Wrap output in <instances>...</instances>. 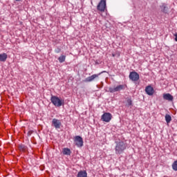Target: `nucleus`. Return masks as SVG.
<instances>
[{
  "mask_svg": "<svg viewBox=\"0 0 177 177\" xmlns=\"http://www.w3.org/2000/svg\"><path fill=\"white\" fill-rule=\"evenodd\" d=\"M127 149V144H125L123 141H120L116 142V145L115 147V154H122L124 151Z\"/></svg>",
  "mask_w": 177,
  "mask_h": 177,
  "instance_id": "1",
  "label": "nucleus"
},
{
  "mask_svg": "<svg viewBox=\"0 0 177 177\" xmlns=\"http://www.w3.org/2000/svg\"><path fill=\"white\" fill-rule=\"evenodd\" d=\"M124 89H125V85L120 84L115 87H109V91L111 93H115V92H120V91H124Z\"/></svg>",
  "mask_w": 177,
  "mask_h": 177,
  "instance_id": "2",
  "label": "nucleus"
},
{
  "mask_svg": "<svg viewBox=\"0 0 177 177\" xmlns=\"http://www.w3.org/2000/svg\"><path fill=\"white\" fill-rule=\"evenodd\" d=\"M51 103L56 107H61L62 102V100L56 96H52L50 98Z\"/></svg>",
  "mask_w": 177,
  "mask_h": 177,
  "instance_id": "3",
  "label": "nucleus"
},
{
  "mask_svg": "<svg viewBox=\"0 0 177 177\" xmlns=\"http://www.w3.org/2000/svg\"><path fill=\"white\" fill-rule=\"evenodd\" d=\"M74 142L77 147H82V146H84V140L82 139V137L80 136H76L74 138Z\"/></svg>",
  "mask_w": 177,
  "mask_h": 177,
  "instance_id": "4",
  "label": "nucleus"
},
{
  "mask_svg": "<svg viewBox=\"0 0 177 177\" xmlns=\"http://www.w3.org/2000/svg\"><path fill=\"white\" fill-rule=\"evenodd\" d=\"M106 0H101L97 6V10L102 12L106 10Z\"/></svg>",
  "mask_w": 177,
  "mask_h": 177,
  "instance_id": "5",
  "label": "nucleus"
},
{
  "mask_svg": "<svg viewBox=\"0 0 177 177\" xmlns=\"http://www.w3.org/2000/svg\"><path fill=\"white\" fill-rule=\"evenodd\" d=\"M111 118H113V115H111L110 113H104L101 117V120L104 121V122H110Z\"/></svg>",
  "mask_w": 177,
  "mask_h": 177,
  "instance_id": "6",
  "label": "nucleus"
},
{
  "mask_svg": "<svg viewBox=\"0 0 177 177\" xmlns=\"http://www.w3.org/2000/svg\"><path fill=\"white\" fill-rule=\"evenodd\" d=\"M52 124L56 129H60V127H62V122L56 118L53 119Z\"/></svg>",
  "mask_w": 177,
  "mask_h": 177,
  "instance_id": "7",
  "label": "nucleus"
},
{
  "mask_svg": "<svg viewBox=\"0 0 177 177\" xmlns=\"http://www.w3.org/2000/svg\"><path fill=\"white\" fill-rule=\"evenodd\" d=\"M129 79L131 80V81L136 82L139 80V74L136 72H131Z\"/></svg>",
  "mask_w": 177,
  "mask_h": 177,
  "instance_id": "8",
  "label": "nucleus"
},
{
  "mask_svg": "<svg viewBox=\"0 0 177 177\" xmlns=\"http://www.w3.org/2000/svg\"><path fill=\"white\" fill-rule=\"evenodd\" d=\"M101 73L99 74H94L90 77H88L86 78V82H92V81H95L96 78H99V75H100Z\"/></svg>",
  "mask_w": 177,
  "mask_h": 177,
  "instance_id": "9",
  "label": "nucleus"
},
{
  "mask_svg": "<svg viewBox=\"0 0 177 177\" xmlns=\"http://www.w3.org/2000/svg\"><path fill=\"white\" fill-rule=\"evenodd\" d=\"M145 92L147 95L151 96L154 95V88L151 86H148L145 88Z\"/></svg>",
  "mask_w": 177,
  "mask_h": 177,
  "instance_id": "10",
  "label": "nucleus"
},
{
  "mask_svg": "<svg viewBox=\"0 0 177 177\" xmlns=\"http://www.w3.org/2000/svg\"><path fill=\"white\" fill-rule=\"evenodd\" d=\"M163 99L165 100H168L169 102H172V100H174V96L170 93H165L163 94Z\"/></svg>",
  "mask_w": 177,
  "mask_h": 177,
  "instance_id": "11",
  "label": "nucleus"
},
{
  "mask_svg": "<svg viewBox=\"0 0 177 177\" xmlns=\"http://www.w3.org/2000/svg\"><path fill=\"white\" fill-rule=\"evenodd\" d=\"M77 177H88L86 171H80L77 173Z\"/></svg>",
  "mask_w": 177,
  "mask_h": 177,
  "instance_id": "12",
  "label": "nucleus"
},
{
  "mask_svg": "<svg viewBox=\"0 0 177 177\" xmlns=\"http://www.w3.org/2000/svg\"><path fill=\"white\" fill-rule=\"evenodd\" d=\"M6 59H8L7 53L0 54V62H6Z\"/></svg>",
  "mask_w": 177,
  "mask_h": 177,
  "instance_id": "13",
  "label": "nucleus"
},
{
  "mask_svg": "<svg viewBox=\"0 0 177 177\" xmlns=\"http://www.w3.org/2000/svg\"><path fill=\"white\" fill-rule=\"evenodd\" d=\"M160 9L163 13H167L168 12V7H167V5L163 3L160 6Z\"/></svg>",
  "mask_w": 177,
  "mask_h": 177,
  "instance_id": "14",
  "label": "nucleus"
},
{
  "mask_svg": "<svg viewBox=\"0 0 177 177\" xmlns=\"http://www.w3.org/2000/svg\"><path fill=\"white\" fill-rule=\"evenodd\" d=\"M63 154L65 156H70V154H71V150H70L68 148H64L63 149Z\"/></svg>",
  "mask_w": 177,
  "mask_h": 177,
  "instance_id": "15",
  "label": "nucleus"
},
{
  "mask_svg": "<svg viewBox=\"0 0 177 177\" xmlns=\"http://www.w3.org/2000/svg\"><path fill=\"white\" fill-rule=\"evenodd\" d=\"M165 121H166L167 124H169V122H171V121H172V118L168 114L165 115Z\"/></svg>",
  "mask_w": 177,
  "mask_h": 177,
  "instance_id": "16",
  "label": "nucleus"
},
{
  "mask_svg": "<svg viewBox=\"0 0 177 177\" xmlns=\"http://www.w3.org/2000/svg\"><path fill=\"white\" fill-rule=\"evenodd\" d=\"M19 149L20 151H26V150H27V147L24 145H19Z\"/></svg>",
  "mask_w": 177,
  "mask_h": 177,
  "instance_id": "17",
  "label": "nucleus"
},
{
  "mask_svg": "<svg viewBox=\"0 0 177 177\" xmlns=\"http://www.w3.org/2000/svg\"><path fill=\"white\" fill-rule=\"evenodd\" d=\"M58 60L59 63H64L66 62V55H61L59 58Z\"/></svg>",
  "mask_w": 177,
  "mask_h": 177,
  "instance_id": "18",
  "label": "nucleus"
},
{
  "mask_svg": "<svg viewBox=\"0 0 177 177\" xmlns=\"http://www.w3.org/2000/svg\"><path fill=\"white\" fill-rule=\"evenodd\" d=\"M172 168L174 171H177V160L173 162Z\"/></svg>",
  "mask_w": 177,
  "mask_h": 177,
  "instance_id": "19",
  "label": "nucleus"
},
{
  "mask_svg": "<svg viewBox=\"0 0 177 177\" xmlns=\"http://www.w3.org/2000/svg\"><path fill=\"white\" fill-rule=\"evenodd\" d=\"M127 104H128V106H132V100L128 99L127 100Z\"/></svg>",
  "mask_w": 177,
  "mask_h": 177,
  "instance_id": "20",
  "label": "nucleus"
},
{
  "mask_svg": "<svg viewBox=\"0 0 177 177\" xmlns=\"http://www.w3.org/2000/svg\"><path fill=\"white\" fill-rule=\"evenodd\" d=\"M34 133V131L30 130L28 132V136H31V135H32V133Z\"/></svg>",
  "mask_w": 177,
  "mask_h": 177,
  "instance_id": "21",
  "label": "nucleus"
},
{
  "mask_svg": "<svg viewBox=\"0 0 177 177\" xmlns=\"http://www.w3.org/2000/svg\"><path fill=\"white\" fill-rule=\"evenodd\" d=\"M174 37H175V41H176V42H177V33H175L174 35Z\"/></svg>",
  "mask_w": 177,
  "mask_h": 177,
  "instance_id": "22",
  "label": "nucleus"
},
{
  "mask_svg": "<svg viewBox=\"0 0 177 177\" xmlns=\"http://www.w3.org/2000/svg\"><path fill=\"white\" fill-rule=\"evenodd\" d=\"M59 52H60V48L55 50V53H59Z\"/></svg>",
  "mask_w": 177,
  "mask_h": 177,
  "instance_id": "23",
  "label": "nucleus"
},
{
  "mask_svg": "<svg viewBox=\"0 0 177 177\" xmlns=\"http://www.w3.org/2000/svg\"><path fill=\"white\" fill-rule=\"evenodd\" d=\"M14 1H16V2H20L22 0H14Z\"/></svg>",
  "mask_w": 177,
  "mask_h": 177,
  "instance_id": "24",
  "label": "nucleus"
}]
</instances>
